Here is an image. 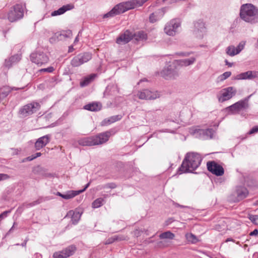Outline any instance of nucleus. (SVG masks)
Segmentation results:
<instances>
[{
  "label": "nucleus",
  "mask_w": 258,
  "mask_h": 258,
  "mask_svg": "<svg viewBox=\"0 0 258 258\" xmlns=\"http://www.w3.org/2000/svg\"><path fill=\"white\" fill-rule=\"evenodd\" d=\"M225 62L226 65L228 66L229 67H231L232 66L233 63L228 62V60L226 59L225 60Z\"/></svg>",
  "instance_id": "obj_55"
},
{
  "label": "nucleus",
  "mask_w": 258,
  "mask_h": 258,
  "mask_svg": "<svg viewBox=\"0 0 258 258\" xmlns=\"http://www.w3.org/2000/svg\"><path fill=\"white\" fill-rule=\"evenodd\" d=\"M104 203V199L103 198H99L96 199L92 203V206L93 208H98L102 206Z\"/></svg>",
  "instance_id": "obj_37"
},
{
  "label": "nucleus",
  "mask_w": 258,
  "mask_h": 258,
  "mask_svg": "<svg viewBox=\"0 0 258 258\" xmlns=\"http://www.w3.org/2000/svg\"><path fill=\"white\" fill-rule=\"evenodd\" d=\"M257 234H258V230L256 229H254L253 231H252L250 233V236L257 235Z\"/></svg>",
  "instance_id": "obj_52"
},
{
  "label": "nucleus",
  "mask_w": 258,
  "mask_h": 258,
  "mask_svg": "<svg viewBox=\"0 0 258 258\" xmlns=\"http://www.w3.org/2000/svg\"><path fill=\"white\" fill-rule=\"evenodd\" d=\"M89 185L90 183H88L85 186V187L81 190L68 191L66 194H63L62 198L66 200L72 199L75 197L76 196L84 192L89 187Z\"/></svg>",
  "instance_id": "obj_23"
},
{
  "label": "nucleus",
  "mask_w": 258,
  "mask_h": 258,
  "mask_svg": "<svg viewBox=\"0 0 258 258\" xmlns=\"http://www.w3.org/2000/svg\"><path fill=\"white\" fill-rule=\"evenodd\" d=\"M134 234L137 236V237H138L141 234H140V231L139 230H136L134 231Z\"/></svg>",
  "instance_id": "obj_54"
},
{
  "label": "nucleus",
  "mask_w": 258,
  "mask_h": 258,
  "mask_svg": "<svg viewBox=\"0 0 258 258\" xmlns=\"http://www.w3.org/2000/svg\"><path fill=\"white\" fill-rule=\"evenodd\" d=\"M202 160L201 155L197 153H187L180 167L178 169V174L193 172L200 166Z\"/></svg>",
  "instance_id": "obj_2"
},
{
  "label": "nucleus",
  "mask_w": 258,
  "mask_h": 258,
  "mask_svg": "<svg viewBox=\"0 0 258 258\" xmlns=\"http://www.w3.org/2000/svg\"><path fill=\"white\" fill-rule=\"evenodd\" d=\"M226 52L230 56H233L238 54L236 52V49L235 48V47L233 45H230L227 47L226 49Z\"/></svg>",
  "instance_id": "obj_39"
},
{
  "label": "nucleus",
  "mask_w": 258,
  "mask_h": 258,
  "mask_svg": "<svg viewBox=\"0 0 258 258\" xmlns=\"http://www.w3.org/2000/svg\"><path fill=\"white\" fill-rule=\"evenodd\" d=\"M116 185L115 183H107L105 185H104L103 186V188H114L116 187Z\"/></svg>",
  "instance_id": "obj_48"
},
{
  "label": "nucleus",
  "mask_w": 258,
  "mask_h": 258,
  "mask_svg": "<svg viewBox=\"0 0 258 258\" xmlns=\"http://www.w3.org/2000/svg\"><path fill=\"white\" fill-rule=\"evenodd\" d=\"M41 203V201L39 200H36L35 201H34L32 203H29L26 205V207L29 208L31 207L34 206L35 205H37Z\"/></svg>",
  "instance_id": "obj_47"
},
{
  "label": "nucleus",
  "mask_w": 258,
  "mask_h": 258,
  "mask_svg": "<svg viewBox=\"0 0 258 258\" xmlns=\"http://www.w3.org/2000/svg\"><path fill=\"white\" fill-rule=\"evenodd\" d=\"M207 28L205 23L202 20H198L194 23L193 35L198 39H202L206 35Z\"/></svg>",
  "instance_id": "obj_6"
},
{
  "label": "nucleus",
  "mask_w": 258,
  "mask_h": 258,
  "mask_svg": "<svg viewBox=\"0 0 258 258\" xmlns=\"http://www.w3.org/2000/svg\"><path fill=\"white\" fill-rule=\"evenodd\" d=\"M121 118V116L120 115H115L110 117L108 118L104 119L101 122L102 125H107L110 124L112 123H113Z\"/></svg>",
  "instance_id": "obj_31"
},
{
  "label": "nucleus",
  "mask_w": 258,
  "mask_h": 258,
  "mask_svg": "<svg viewBox=\"0 0 258 258\" xmlns=\"http://www.w3.org/2000/svg\"><path fill=\"white\" fill-rule=\"evenodd\" d=\"M185 236L187 241L192 243H196L198 241L196 236L192 233H187Z\"/></svg>",
  "instance_id": "obj_41"
},
{
  "label": "nucleus",
  "mask_w": 258,
  "mask_h": 258,
  "mask_svg": "<svg viewBox=\"0 0 258 258\" xmlns=\"http://www.w3.org/2000/svg\"><path fill=\"white\" fill-rule=\"evenodd\" d=\"M50 141V136L48 135L39 138L35 142V148L36 150H39L46 146Z\"/></svg>",
  "instance_id": "obj_21"
},
{
  "label": "nucleus",
  "mask_w": 258,
  "mask_h": 258,
  "mask_svg": "<svg viewBox=\"0 0 258 258\" xmlns=\"http://www.w3.org/2000/svg\"><path fill=\"white\" fill-rule=\"evenodd\" d=\"M26 11L25 3L16 4L12 6L7 12H2L0 18L7 20L11 23H14L23 19Z\"/></svg>",
  "instance_id": "obj_3"
},
{
  "label": "nucleus",
  "mask_w": 258,
  "mask_h": 258,
  "mask_svg": "<svg viewBox=\"0 0 258 258\" xmlns=\"http://www.w3.org/2000/svg\"><path fill=\"white\" fill-rule=\"evenodd\" d=\"M11 213V210L6 211L3 212L0 214V222L2 220H3L5 218H6L8 216V214Z\"/></svg>",
  "instance_id": "obj_46"
},
{
  "label": "nucleus",
  "mask_w": 258,
  "mask_h": 258,
  "mask_svg": "<svg viewBox=\"0 0 258 258\" xmlns=\"http://www.w3.org/2000/svg\"><path fill=\"white\" fill-rule=\"evenodd\" d=\"M248 195V191L245 187L242 186H237L234 192V196H235L234 201L239 202L245 198Z\"/></svg>",
  "instance_id": "obj_16"
},
{
  "label": "nucleus",
  "mask_w": 258,
  "mask_h": 258,
  "mask_svg": "<svg viewBox=\"0 0 258 258\" xmlns=\"http://www.w3.org/2000/svg\"><path fill=\"white\" fill-rule=\"evenodd\" d=\"M249 219L255 225H258V215H249Z\"/></svg>",
  "instance_id": "obj_43"
},
{
  "label": "nucleus",
  "mask_w": 258,
  "mask_h": 258,
  "mask_svg": "<svg viewBox=\"0 0 258 258\" xmlns=\"http://www.w3.org/2000/svg\"><path fill=\"white\" fill-rule=\"evenodd\" d=\"M40 108V105L36 102H32L23 106L19 111L23 117H26L36 112Z\"/></svg>",
  "instance_id": "obj_7"
},
{
  "label": "nucleus",
  "mask_w": 258,
  "mask_h": 258,
  "mask_svg": "<svg viewBox=\"0 0 258 258\" xmlns=\"http://www.w3.org/2000/svg\"><path fill=\"white\" fill-rule=\"evenodd\" d=\"M137 7L142 6L148 0H134Z\"/></svg>",
  "instance_id": "obj_51"
},
{
  "label": "nucleus",
  "mask_w": 258,
  "mask_h": 258,
  "mask_svg": "<svg viewBox=\"0 0 258 258\" xmlns=\"http://www.w3.org/2000/svg\"><path fill=\"white\" fill-rule=\"evenodd\" d=\"M111 135L110 132L107 131L95 136L83 138L79 140L78 142L79 145L83 146L99 145L106 142Z\"/></svg>",
  "instance_id": "obj_5"
},
{
  "label": "nucleus",
  "mask_w": 258,
  "mask_h": 258,
  "mask_svg": "<svg viewBox=\"0 0 258 258\" xmlns=\"http://www.w3.org/2000/svg\"><path fill=\"white\" fill-rule=\"evenodd\" d=\"M254 205L255 206H258V200L256 201L254 203Z\"/></svg>",
  "instance_id": "obj_63"
},
{
  "label": "nucleus",
  "mask_w": 258,
  "mask_h": 258,
  "mask_svg": "<svg viewBox=\"0 0 258 258\" xmlns=\"http://www.w3.org/2000/svg\"><path fill=\"white\" fill-rule=\"evenodd\" d=\"M82 213L80 212L78 210H70L66 216V217L71 218L72 222L73 224H77L79 221Z\"/></svg>",
  "instance_id": "obj_20"
},
{
  "label": "nucleus",
  "mask_w": 258,
  "mask_h": 258,
  "mask_svg": "<svg viewBox=\"0 0 258 258\" xmlns=\"http://www.w3.org/2000/svg\"><path fill=\"white\" fill-rule=\"evenodd\" d=\"M124 239V238L122 236H119V235H114L112 236L111 237L108 238L105 244H110L113 243L115 241H121Z\"/></svg>",
  "instance_id": "obj_38"
},
{
  "label": "nucleus",
  "mask_w": 258,
  "mask_h": 258,
  "mask_svg": "<svg viewBox=\"0 0 258 258\" xmlns=\"http://www.w3.org/2000/svg\"><path fill=\"white\" fill-rule=\"evenodd\" d=\"M119 89L116 84L108 85L104 92V96H114L118 94Z\"/></svg>",
  "instance_id": "obj_25"
},
{
  "label": "nucleus",
  "mask_w": 258,
  "mask_h": 258,
  "mask_svg": "<svg viewBox=\"0 0 258 258\" xmlns=\"http://www.w3.org/2000/svg\"><path fill=\"white\" fill-rule=\"evenodd\" d=\"M31 158H33V159H36V158L35 157V155H32V156H30Z\"/></svg>",
  "instance_id": "obj_62"
},
{
  "label": "nucleus",
  "mask_w": 258,
  "mask_h": 258,
  "mask_svg": "<svg viewBox=\"0 0 258 258\" xmlns=\"http://www.w3.org/2000/svg\"><path fill=\"white\" fill-rule=\"evenodd\" d=\"M65 253L63 249L61 251L55 252L53 254V258H66L64 257Z\"/></svg>",
  "instance_id": "obj_42"
},
{
  "label": "nucleus",
  "mask_w": 258,
  "mask_h": 258,
  "mask_svg": "<svg viewBox=\"0 0 258 258\" xmlns=\"http://www.w3.org/2000/svg\"><path fill=\"white\" fill-rule=\"evenodd\" d=\"M258 78V72L257 71H247L242 73L233 77V80H246Z\"/></svg>",
  "instance_id": "obj_17"
},
{
  "label": "nucleus",
  "mask_w": 258,
  "mask_h": 258,
  "mask_svg": "<svg viewBox=\"0 0 258 258\" xmlns=\"http://www.w3.org/2000/svg\"><path fill=\"white\" fill-rule=\"evenodd\" d=\"M91 58L92 54L89 52L80 53L72 59L71 64L74 67H77L88 62Z\"/></svg>",
  "instance_id": "obj_12"
},
{
  "label": "nucleus",
  "mask_w": 258,
  "mask_h": 258,
  "mask_svg": "<svg viewBox=\"0 0 258 258\" xmlns=\"http://www.w3.org/2000/svg\"><path fill=\"white\" fill-rule=\"evenodd\" d=\"M195 60L194 57L175 60L164 68L161 72V74L166 79H175L179 76V70L181 67H187L192 64Z\"/></svg>",
  "instance_id": "obj_1"
},
{
  "label": "nucleus",
  "mask_w": 258,
  "mask_h": 258,
  "mask_svg": "<svg viewBox=\"0 0 258 258\" xmlns=\"http://www.w3.org/2000/svg\"><path fill=\"white\" fill-rule=\"evenodd\" d=\"M136 96L142 100H154L159 98L160 94L154 90L147 89L138 91Z\"/></svg>",
  "instance_id": "obj_11"
},
{
  "label": "nucleus",
  "mask_w": 258,
  "mask_h": 258,
  "mask_svg": "<svg viewBox=\"0 0 258 258\" xmlns=\"http://www.w3.org/2000/svg\"><path fill=\"white\" fill-rule=\"evenodd\" d=\"M165 11L164 9H159L152 13L149 17V21L151 23H155L161 19L164 16Z\"/></svg>",
  "instance_id": "obj_24"
},
{
  "label": "nucleus",
  "mask_w": 258,
  "mask_h": 258,
  "mask_svg": "<svg viewBox=\"0 0 258 258\" xmlns=\"http://www.w3.org/2000/svg\"><path fill=\"white\" fill-rule=\"evenodd\" d=\"M13 151H14V152H13L14 154H18L20 152V150L18 149H13Z\"/></svg>",
  "instance_id": "obj_56"
},
{
  "label": "nucleus",
  "mask_w": 258,
  "mask_h": 258,
  "mask_svg": "<svg viewBox=\"0 0 258 258\" xmlns=\"http://www.w3.org/2000/svg\"><path fill=\"white\" fill-rule=\"evenodd\" d=\"M30 60L38 66H41L48 62L49 57L43 52L36 51L31 54Z\"/></svg>",
  "instance_id": "obj_8"
},
{
  "label": "nucleus",
  "mask_w": 258,
  "mask_h": 258,
  "mask_svg": "<svg viewBox=\"0 0 258 258\" xmlns=\"http://www.w3.org/2000/svg\"><path fill=\"white\" fill-rule=\"evenodd\" d=\"M57 195H58V196H60V197H61L62 198V196L63 194H61V193H60V192H58L57 193Z\"/></svg>",
  "instance_id": "obj_61"
},
{
  "label": "nucleus",
  "mask_w": 258,
  "mask_h": 258,
  "mask_svg": "<svg viewBox=\"0 0 258 258\" xmlns=\"http://www.w3.org/2000/svg\"><path fill=\"white\" fill-rule=\"evenodd\" d=\"M96 75L95 74H91L85 78L80 82V86L81 87H85L89 85L91 82H92Z\"/></svg>",
  "instance_id": "obj_32"
},
{
  "label": "nucleus",
  "mask_w": 258,
  "mask_h": 258,
  "mask_svg": "<svg viewBox=\"0 0 258 258\" xmlns=\"http://www.w3.org/2000/svg\"><path fill=\"white\" fill-rule=\"evenodd\" d=\"M180 22L178 19H172L164 27V32L169 36H174L178 31Z\"/></svg>",
  "instance_id": "obj_10"
},
{
  "label": "nucleus",
  "mask_w": 258,
  "mask_h": 258,
  "mask_svg": "<svg viewBox=\"0 0 258 258\" xmlns=\"http://www.w3.org/2000/svg\"><path fill=\"white\" fill-rule=\"evenodd\" d=\"M240 18L250 24L258 22V9L251 4L242 5L240 10Z\"/></svg>",
  "instance_id": "obj_4"
},
{
  "label": "nucleus",
  "mask_w": 258,
  "mask_h": 258,
  "mask_svg": "<svg viewBox=\"0 0 258 258\" xmlns=\"http://www.w3.org/2000/svg\"><path fill=\"white\" fill-rule=\"evenodd\" d=\"M245 43L243 42H240L235 48L236 49V52L238 54L243 49L244 47Z\"/></svg>",
  "instance_id": "obj_44"
},
{
  "label": "nucleus",
  "mask_w": 258,
  "mask_h": 258,
  "mask_svg": "<svg viewBox=\"0 0 258 258\" xmlns=\"http://www.w3.org/2000/svg\"><path fill=\"white\" fill-rule=\"evenodd\" d=\"M54 70L53 67H49L47 68L42 69L40 70V72H48V73H52Z\"/></svg>",
  "instance_id": "obj_45"
},
{
  "label": "nucleus",
  "mask_w": 258,
  "mask_h": 258,
  "mask_svg": "<svg viewBox=\"0 0 258 258\" xmlns=\"http://www.w3.org/2000/svg\"><path fill=\"white\" fill-rule=\"evenodd\" d=\"M133 38L137 41H145L147 39V34L143 31L133 33Z\"/></svg>",
  "instance_id": "obj_29"
},
{
  "label": "nucleus",
  "mask_w": 258,
  "mask_h": 258,
  "mask_svg": "<svg viewBox=\"0 0 258 258\" xmlns=\"http://www.w3.org/2000/svg\"><path fill=\"white\" fill-rule=\"evenodd\" d=\"M9 178H10V176L9 175L5 173H0V181L7 180Z\"/></svg>",
  "instance_id": "obj_49"
},
{
  "label": "nucleus",
  "mask_w": 258,
  "mask_h": 258,
  "mask_svg": "<svg viewBox=\"0 0 258 258\" xmlns=\"http://www.w3.org/2000/svg\"><path fill=\"white\" fill-rule=\"evenodd\" d=\"M175 235L169 231L163 232L159 235L160 239H173Z\"/></svg>",
  "instance_id": "obj_36"
},
{
  "label": "nucleus",
  "mask_w": 258,
  "mask_h": 258,
  "mask_svg": "<svg viewBox=\"0 0 258 258\" xmlns=\"http://www.w3.org/2000/svg\"><path fill=\"white\" fill-rule=\"evenodd\" d=\"M36 158L40 157L41 155V153L40 152L36 153L35 154H34Z\"/></svg>",
  "instance_id": "obj_59"
},
{
  "label": "nucleus",
  "mask_w": 258,
  "mask_h": 258,
  "mask_svg": "<svg viewBox=\"0 0 258 258\" xmlns=\"http://www.w3.org/2000/svg\"><path fill=\"white\" fill-rule=\"evenodd\" d=\"M78 36H79V35L76 37V38L74 40V44H75L76 43H77L79 41Z\"/></svg>",
  "instance_id": "obj_60"
},
{
  "label": "nucleus",
  "mask_w": 258,
  "mask_h": 258,
  "mask_svg": "<svg viewBox=\"0 0 258 258\" xmlns=\"http://www.w3.org/2000/svg\"><path fill=\"white\" fill-rule=\"evenodd\" d=\"M121 118V116L120 115H115L110 117L108 118L104 119L101 122L102 125H107L110 124L112 123H113Z\"/></svg>",
  "instance_id": "obj_30"
},
{
  "label": "nucleus",
  "mask_w": 258,
  "mask_h": 258,
  "mask_svg": "<svg viewBox=\"0 0 258 258\" xmlns=\"http://www.w3.org/2000/svg\"><path fill=\"white\" fill-rule=\"evenodd\" d=\"M74 8V6L72 4L63 5L58 10L53 11L51 13V16L55 17L61 15L65 13L66 12L71 10Z\"/></svg>",
  "instance_id": "obj_22"
},
{
  "label": "nucleus",
  "mask_w": 258,
  "mask_h": 258,
  "mask_svg": "<svg viewBox=\"0 0 258 258\" xmlns=\"http://www.w3.org/2000/svg\"><path fill=\"white\" fill-rule=\"evenodd\" d=\"M21 88H11L9 86H4L0 89V100L6 98L12 90H18Z\"/></svg>",
  "instance_id": "obj_26"
},
{
  "label": "nucleus",
  "mask_w": 258,
  "mask_h": 258,
  "mask_svg": "<svg viewBox=\"0 0 258 258\" xmlns=\"http://www.w3.org/2000/svg\"><path fill=\"white\" fill-rule=\"evenodd\" d=\"M121 14L117 5H116L111 11L103 15V18H109Z\"/></svg>",
  "instance_id": "obj_28"
},
{
  "label": "nucleus",
  "mask_w": 258,
  "mask_h": 258,
  "mask_svg": "<svg viewBox=\"0 0 258 258\" xmlns=\"http://www.w3.org/2000/svg\"><path fill=\"white\" fill-rule=\"evenodd\" d=\"M236 90L233 87H228L222 89L217 95L220 102H223L228 100L235 96Z\"/></svg>",
  "instance_id": "obj_9"
},
{
  "label": "nucleus",
  "mask_w": 258,
  "mask_h": 258,
  "mask_svg": "<svg viewBox=\"0 0 258 258\" xmlns=\"http://www.w3.org/2000/svg\"><path fill=\"white\" fill-rule=\"evenodd\" d=\"M207 167L210 172L216 176H222L224 173L222 166L214 161L208 162Z\"/></svg>",
  "instance_id": "obj_15"
},
{
  "label": "nucleus",
  "mask_w": 258,
  "mask_h": 258,
  "mask_svg": "<svg viewBox=\"0 0 258 258\" xmlns=\"http://www.w3.org/2000/svg\"><path fill=\"white\" fill-rule=\"evenodd\" d=\"M74 50L73 46L71 45L69 47V52H72Z\"/></svg>",
  "instance_id": "obj_57"
},
{
  "label": "nucleus",
  "mask_w": 258,
  "mask_h": 258,
  "mask_svg": "<svg viewBox=\"0 0 258 258\" xmlns=\"http://www.w3.org/2000/svg\"><path fill=\"white\" fill-rule=\"evenodd\" d=\"M191 133L196 137L200 138L203 140L211 139L214 135L212 128L199 129L196 128L192 130Z\"/></svg>",
  "instance_id": "obj_14"
},
{
  "label": "nucleus",
  "mask_w": 258,
  "mask_h": 258,
  "mask_svg": "<svg viewBox=\"0 0 258 258\" xmlns=\"http://www.w3.org/2000/svg\"><path fill=\"white\" fill-rule=\"evenodd\" d=\"M248 107V100H240L234 104L227 107L226 110L230 114H235L240 111L247 108Z\"/></svg>",
  "instance_id": "obj_13"
},
{
  "label": "nucleus",
  "mask_w": 258,
  "mask_h": 258,
  "mask_svg": "<svg viewBox=\"0 0 258 258\" xmlns=\"http://www.w3.org/2000/svg\"><path fill=\"white\" fill-rule=\"evenodd\" d=\"M117 5L121 13H123L129 10L137 7L134 0L121 3Z\"/></svg>",
  "instance_id": "obj_19"
},
{
  "label": "nucleus",
  "mask_w": 258,
  "mask_h": 258,
  "mask_svg": "<svg viewBox=\"0 0 258 258\" xmlns=\"http://www.w3.org/2000/svg\"><path fill=\"white\" fill-rule=\"evenodd\" d=\"M33 160V158H31L30 156H29L27 158H25L24 159H23L22 160V162H26V161H32Z\"/></svg>",
  "instance_id": "obj_53"
},
{
  "label": "nucleus",
  "mask_w": 258,
  "mask_h": 258,
  "mask_svg": "<svg viewBox=\"0 0 258 258\" xmlns=\"http://www.w3.org/2000/svg\"><path fill=\"white\" fill-rule=\"evenodd\" d=\"M258 132V126L253 127L248 133L249 135H252Z\"/></svg>",
  "instance_id": "obj_50"
},
{
  "label": "nucleus",
  "mask_w": 258,
  "mask_h": 258,
  "mask_svg": "<svg viewBox=\"0 0 258 258\" xmlns=\"http://www.w3.org/2000/svg\"><path fill=\"white\" fill-rule=\"evenodd\" d=\"M57 37L62 40L63 39L69 38L72 37V32L71 30H68L65 31H63L60 33L55 34Z\"/></svg>",
  "instance_id": "obj_33"
},
{
  "label": "nucleus",
  "mask_w": 258,
  "mask_h": 258,
  "mask_svg": "<svg viewBox=\"0 0 258 258\" xmlns=\"http://www.w3.org/2000/svg\"><path fill=\"white\" fill-rule=\"evenodd\" d=\"M231 75V72H226L222 74V75H220L218 78V82H223L226 79H227L228 78H229Z\"/></svg>",
  "instance_id": "obj_40"
},
{
  "label": "nucleus",
  "mask_w": 258,
  "mask_h": 258,
  "mask_svg": "<svg viewBox=\"0 0 258 258\" xmlns=\"http://www.w3.org/2000/svg\"><path fill=\"white\" fill-rule=\"evenodd\" d=\"M133 38V33L127 30L123 34H121L117 39L116 43L119 44L128 43Z\"/></svg>",
  "instance_id": "obj_18"
},
{
  "label": "nucleus",
  "mask_w": 258,
  "mask_h": 258,
  "mask_svg": "<svg viewBox=\"0 0 258 258\" xmlns=\"http://www.w3.org/2000/svg\"><path fill=\"white\" fill-rule=\"evenodd\" d=\"M102 196H103L104 198H106L108 197L107 195H103Z\"/></svg>",
  "instance_id": "obj_64"
},
{
  "label": "nucleus",
  "mask_w": 258,
  "mask_h": 258,
  "mask_svg": "<svg viewBox=\"0 0 258 258\" xmlns=\"http://www.w3.org/2000/svg\"><path fill=\"white\" fill-rule=\"evenodd\" d=\"M63 250L65 253L64 257L67 258L75 253L76 250V247L75 246L72 245L63 249Z\"/></svg>",
  "instance_id": "obj_34"
},
{
  "label": "nucleus",
  "mask_w": 258,
  "mask_h": 258,
  "mask_svg": "<svg viewBox=\"0 0 258 258\" xmlns=\"http://www.w3.org/2000/svg\"><path fill=\"white\" fill-rule=\"evenodd\" d=\"M101 104L97 102H92L85 105L83 108L91 111H97L101 109Z\"/></svg>",
  "instance_id": "obj_27"
},
{
  "label": "nucleus",
  "mask_w": 258,
  "mask_h": 258,
  "mask_svg": "<svg viewBox=\"0 0 258 258\" xmlns=\"http://www.w3.org/2000/svg\"><path fill=\"white\" fill-rule=\"evenodd\" d=\"M19 56L18 55H14L9 59H6L5 61L4 66L9 68L12 66V63L11 62L10 64H8V62H13L14 63L15 62H16L18 61L20 59Z\"/></svg>",
  "instance_id": "obj_35"
},
{
  "label": "nucleus",
  "mask_w": 258,
  "mask_h": 258,
  "mask_svg": "<svg viewBox=\"0 0 258 258\" xmlns=\"http://www.w3.org/2000/svg\"><path fill=\"white\" fill-rule=\"evenodd\" d=\"M247 182V185L249 186H255L256 185V184H254V183H251L250 182H248V181H246Z\"/></svg>",
  "instance_id": "obj_58"
}]
</instances>
